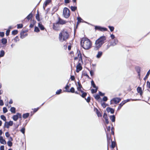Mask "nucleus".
Listing matches in <instances>:
<instances>
[{
	"instance_id": "nucleus-1",
	"label": "nucleus",
	"mask_w": 150,
	"mask_h": 150,
	"mask_svg": "<svg viewBox=\"0 0 150 150\" xmlns=\"http://www.w3.org/2000/svg\"><path fill=\"white\" fill-rule=\"evenodd\" d=\"M106 39V37L104 36L100 37L96 40L95 42L94 46V50H98L101 47L102 45L105 43Z\"/></svg>"
},
{
	"instance_id": "nucleus-2",
	"label": "nucleus",
	"mask_w": 150,
	"mask_h": 150,
	"mask_svg": "<svg viewBox=\"0 0 150 150\" xmlns=\"http://www.w3.org/2000/svg\"><path fill=\"white\" fill-rule=\"evenodd\" d=\"M81 46L85 50H88L91 48L92 46V42L88 38H83L81 41Z\"/></svg>"
},
{
	"instance_id": "nucleus-3",
	"label": "nucleus",
	"mask_w": 150,
	"mask_h": 150,
	"mask_svg": "<svg viewBox=\"0 0 150 150\" xmlns=\"http://www.w3.org/2000/svg\"><path fill=\"white\" fill-rule=\"evenodd\" d=\"M69 37V34L67 31L64 30L62 31L59 35V39L60 42L66 41Z\"/></svg>"
},
{
	"instance_id": "nucleus-4",
	"label": "nucleus",
	"mask_w": 150,
	"mask_h": 150,
	"mask_svg": "<svg viewBox=\"0 0 150 150\" xmlns=\"http://www.w3.org/2000/svg\"><path fill=\"white\" fill-rule=\"evenodd\" d=\"M70 11L67 8H65L63 11V15L66 18H68L70 16Z\"/></svg>"
},
{
	"instance_id": "nucleus-5",
	"label": "nucleus",
	"mask_w": 150,
	"mask_h": 150,
	"mask_svg": "<svg viewBox=\"0 0 150 150\" xmlns=\"http://www.w3.org/2000/svg\"><path fill=\"white\" fill-rule=\"evenodd\" d=\"M13 124V122L12 121H10L9 122H5L4 127H6L7 128H9V126H11Z\"/></svg>"
},
{
	"instance_id": "nucleus-6",
	"label": "nucleus",
	"mask_w": 150,
	"mask_h": 150,
	"mask_svg": "<svg viewBox=\"0 0 150 150\" xmlns=\"http://www.w3.org/2000/svg\"><path fill=\"white\" fill-rule=\"evenodd\" d=\"M95 29L96 30H98L102 31H106L108 30L106 28L102 27L99 26H96L95 27Z\"/></svg>"
},
{
	"instance_id": "nucleus-7",
	"label": "nucleus",
	"mask_w": 150,
	"mask_h": 150,
	"mask_svg": "<svg viewBox=\"0 0 150 150\" xmlns=\"http://www.w3.org/2000/svg\"><path fill=\"white\" fill-rule=\"evenodd\" d=\"M121 100V99L119 98H116L112 99L110 101L111 104L112 103L111 102L113 101L115 104L118 103Z\"/></svg>"
},
{
	"instance_id": "nucleus-8",
	"label": "nucleus",
	"mask_w": 150,
	"mask_h": 150,
	"mask_svg": "<svg viewBox=\"0 0 150 150\" xmlns=\"http://www.w3.org/2000/svg\"><path fill=\"white\" fill-rule=\"evenodd\" d=\"M76 72L78 73L82 69V67L81 66V64L80 63H78V64L76 66Z\"/></svg>"
},
{
	"instance_id": "nucleus-9",
	"label": "nucleus",
	"mask_w": 150,
	"mask_h": 150,
	"mask_svg": "<svg viewBox=\"0 0 150 150\" xmlns=\"http://www.w3.org/2000/svg\"><path fill=\"white\" fill-rule=\"evenodd\" d=\"M77 54H78V58H79V62H78V63H82L83 62V61H82V57L81 56V55L80 54V52H77Z\"/></svg>"
},
{
	"instance_id": "nucleus-10",
	"label": "nucleus",
	"mask_w": 150,
	"mask_h": 150,
	"mask_svg": "<svg viewBox=\"0 0 150 150\" xmlns=\"http://www.w3.org/2000/svg\"><path fill=\"white\" fill-rule=\"evenodd\" d=\"M59 24L57 22V23L53 24V28L55 30H59Z\"/></svg>"
},
{
	"instance_id": "nucleus-11",
	"label": "nucleus",
	"mask_w": 150,
	"mask_h": 150,
	"mask_svg": "<svg viewBox=\"0 0 150 150\" xmlns=\"http://www.w3.org/2000/svg\"><path fill=\"white\" fill-rule=\"evenodd\" d=\"M25 33L24 31L22 32L21 33L20 37L21 38L23 39L27 36L28 34L27 33Z\"/></svg>"
},
{
	"instance_id": "nucleus-12",
	"label": "nucleus",
	"mask_w": 150,
	"mask_h": 150,
	"mask_svg": "<svg viewBox=\"0 0 150 150\" xmlns=\"http://www.w3.org/2000/svg\"><path fill=\"white\" fill-rule=\"evenodd\" d=\"M106 110L108 112H110L112 114L114 112V110L110 107H107L106 108Z\"/></svg>"
},
{
	"instance_id": "nucleus-13",
	"label": "nucleus",
	"mask_w": 150,
	"mask_h": 150,
	"mask_svg": "<svg viewBox=\"0 0 150 150\" xmlns=\"http://www.w3.org/2000/svg\"><path fill=\"white\" fill-rule=\"evenodd\" d=\"M0 142L1 144H5L6 143V141L2 136H0Z\"/></svg>"
},
{
	"instance_id": "nucleus-14",
	"label": "nucleus",
	"mask_w": 150,
	"mask_h": 150,
	"mask_svg": "<svg viewBox=\"0 0 150 150\" xmlns=\"http://www.w3.org/2000/svg\"><path fill=\"white\" fill-rule=\"evenodd\" d=\"M118 42V40L117 39H115L113 42H112L110 43V45L114 46L116 45Z\"/></svg>"
},
{
	"instance_id": "nucleus-15",
	"label": "nucleus",
	"mask_w": 150,
	"mask_h": 150,
	"mask_svg": "<svg viewBox=\"0 0 150 150\" xmlns=\"http://www.w3.org/2000/svg\"><path fill=\"white\" fill-rule=\"evenodd\" d=\"M57 22L59 24L62 25L65 24L66 23V22L65 21L63 20L60 18L59 19V21Z\"/></svg>"
},
{
	"instance_id": "nucleus-16",
	"label": "nucleus",
	"mask_w": 150,
	"mask_h": 150,
	"mask_svg": "<svg viewBox=\"0 0 150 150\" xmlns=\"http://www.w3.org/2000/svg\"><path fill=\"white\" fill-rule=\"evenodd\" d=\"M51 1V0H46L45 1L43 5V8L44 9H45V8L50 3Z\"/></svg>"
},
{
	"instance_id": "nucleus-17",
	"label": "nucleus",
	"mask_w": 150,
	"mask_h": 150,
	"mask_svg": "<svg viewBox=\"0 0 150 150\" xmlns=\"http://www.w3.org/2000/svg\"><path fill=\"white\" fill-rule=\"evenodd\" d=\"M103 54V52L102 51H98V54L96 56V57L97 58H100Z\"/></svg>"
},
{
	"instance_id": "nucleus-18",
	"label": "nucleus",
	"mask_w": 150,
	"mask_h": 150,
	"mask_svg": "<svg viewBox=\"0 0 150 150\" xmlns=\"http://www.w3.org/2000/svg\"><path fill=\"white\" fill-rule=\"evenodd\" d=\"M78 86H77V90L78 91H80L81 93L83 92V91L81 90V88L82 87L81 84L79 82H78Z\"/></svg>"
},
{
	"instance_id": "nucleus-19",
	"label": "nucleus",
	"mask_w": 150,
	"mask_h": 150,
	"mask_svg": "<svg viewBox=\"0 0 150 150\" xmlns=\"http://www.w3.org/2000/svg\"><path fill=\"white\" fill-rule=\"evenodd\" d=\"M137 91L138 93H140L141 96H142V88L140 87H138L137 88Z\"/></svg>"
},
{
	"instance_id": "nucleus-20",
	"label": "nucleus",
	"mask_w": 150,
	"mask_h": 150,
	"mask_svg": "<svg viewBox=\"0 0 150 150\" xmlns=\"http://www.w3.org/2000/svg\"><path fill=\"white\" fill-rule=\"evenodd\" d=\"M7 42V39L5 38H2L1 40V42L3 45H5Z\"/></svg>"
},
{
	"instance_id": "nucleus-21",
	"label": "nucleus",
	"mask_w": 150,
	"mask_h": 150,
	"mask_svg": "<svg viewBox=\"0 0 150 150\" xmlns=\"http://www.w3.org/2000/svg\"><path fill=\"white\" fill-rule=\"evenodd\" d=\"M110 119L112 122H114L115 120V117L114 115H111L110 117Z\"/></svg>"
},
{
	"instance_id": "nucleus-22",
	"label": "nucleus",
	"mask_w": 150,
	"mask_h": 150,
	"mask_svg": "<svg viewBox=\"0 0 150 150\" xmlns=\"http://www.w3.org/2000/svg\"><path fill=\"white\" fill-rule=\"evenodd\" d=\"M124 103V102L122 101L119 104L117 109L118 110L120 109L125 104Z\"/></svg>"
},
{
	"instance_id": "nucleus-23",
	"label": "nucleus",
	"mask_w": 150,
	"mask_h": 150,
	"mask_svg": "<svg viewBox=\"0 0 150 150\" xmlns=\"http://www.w3.org/2000/svg\"><path fill=\"white\" fill-rule=\"evenodd\" d=\"M29 113H26L23 115V117L24 118L26 119L29 116Z\"/></svg>"
},
{
	"instance_id": "nucleus-24",
	"label": "nucleus",
	"mask_w": 150,
	"mask_h": 150,
	"mask_svg": "<svg viewBox=\"0 0 150 150\" xmlns=\"http://www.w3.org/2000/svg\"><path fill=\"white\" fill-rule=\"evenodd\" d=\"M66 91L68 92H71V93H74V89L73 87H71L70 91L67 90H66Z\"/></svg>"
},
{
	"instance_id": "nucleus-25",
	"label": "nucleus",
	"mask_w": 150,
	"mask_h": 150,
	"mask_svg": "<svg viewBox=\"0 0 150 150\" xmlns=\"http://www.w3.org/2000/svg\"><path fill=\"white\" fill-rule=\"evenodd\" d=\"M38 26L41 30H43L44 29V27L43 25L40 23H38Z\"/></svg>"
},
{
	"instance_id": "nucleus-26",
	"label": "nucleus",
	"mask_w": 150,
	"mask_h": 150,
	"mask_svg": "<svg viewBox=\"0 0 150 150\" xmlns=\"http://www.w3.org/2000/svg\"><path fill=\"white\" fill-rule=\"evenodd\" d=\"M15 108L13 107H11L10 109V110L11 112L13 113H15Z\"/></svg>"
},
{
	"instance_id": "nucleus-27",
	"label": "nucleus",
	"mask_w": 150,
	"mask_h": 150,
	"mask_svg": "<svg viewBox=\"0 0 150 150\" xmlns=\"http://www.w3.org/2000/svg\"><path fill=\"white\" fill-rule=\"evenodd\" d=\"M1 119L5 122H6V117L4 115H1L0 116Z\"/></svg>"
},
{
	"instance_id": "nucleus-28",
	"label": "nucleus",
	"mask_w": 150,
	"mask_h": 150,
	"mask_svg": "<svg viewBox=\"0 0 150 150\" xmlns=\"http://www.w3.org/2000/svg\"><path fill=\"white\" fill-rule=\"evenodd\" d=\"M12 118L13 120L15 121H17L18 119V117L17 115H14V116H13Z\"/></svg>"
},
{
	"instance_id": "nucleus-29",
	"label": "nucleus",
	"mask_w": 150,
	"mask_h": 150,
	"mask_svg": "<svg viewBox=\"0 0 150 150\" xmlns=\"http://www.w3.org/2000/svg\"><path fill=\"white\" fill-rule=\"evenodd\" d=\"M32 17V14L31 13H30V14H29L28 16H27L26 17V18H27V19H28V20H30V18H31Z\"/></svg>"
},
{
	"instance_id": "nucleus-30",
	"label": "nucleus",
	"mask_w": 150,
	"mask_h": 150,
	"mask_svg": "<svg viewBox=\"0 0 150 150\" xmlns=\"http://www.w3.org/2000/svg\"><path fill=\"white\" fill-rule=\"evenodd\" d=\"M107 140L108 143H109L110 141H112V140L111 139L110 137L108 136V135L107 133H106Z\"/></svg>"
},
{
	"instance_id": "nucleus-31",
	"label": "nucleus",
	"mask_w": 150,
	"mask_h": 150,
	"mask_svg": "<svg viewBox=\"0 0 150 150\" xmlns=\"http://www.w3.org/2000/svg\"><path fill=\"white\" fill-rule=\"evenodd\" d=\"M4 54L5 52L4 50H2L0 51V56L1 57H3L4 55Z\"/></svg>"
},
{
	"instance_id": "nucleus-32",
	"label": "nucleus",
	"mask_w": 150,
	"mask_h": 150,
	"mask_svg": "<svg viewBox=\"0 0 150 150\" xmlns=\"http://www.w3.org/2000/svg\"><path fill=\"white\" fill-rule=\"evenodd\" d=\"M96 89H92L91 90V92L92 93H96L98 89V88H95Z\"/></svg>"
},
{
	"instance_id": "nucleus-33",
	"label": "nucleus",
	"mask_w": 150,
	"mask_h": 150,
	"mask_svg": "<svg viewBox=\"0 0 150 150\" xmlns=\"http://www.w3.org/2000/svg\"><path fill=\"white\" fill-rule=\"evenodd\" d=\"M18 31L17 30H15L12 31V34L13 35H16L18 33Z\"/></svg>"
},
{
	"instance_id": "nucleus-34",
	"label": "nucleus",
	"mask_w": 150,
	"mask_h": 150,
	"mask_svg": "<svg viewBox=\"0 0 150 150\" xmlns=\"http://www.w3.org/2000/svg\"><path fill=\"white\" fill-rule=\"evenodd\" d=\"M108 27L109 28L110 31L111 32H112V31H113L114 30V27L111 26H108Z\"/></svg>"
},
{
	"instance_id": "nucleus-35",
	"label": "nucleus",
	"mask_w": 150,
	"mask_h": 150,
	"mask_svg": "<svg viewBox=\"0 0 150 150\" xmlns=\"http://www.w3.org/2000/svg\"><path fill=\"white\" fill-rule=\"evenodd\" d=\"M91 84L93 86V87L94 88H97L96 86V85L94 83V82L92 80L91 81Z\"/></svg>"
},
{
	"instance_id": "nucleus-36",
	"label": "nucleus",
	"mask_w": 150,
	"mask_h": 150,
	"mask_svg": "<svg viewBox=\"0 0 150 150\" xmlns=\"http://www.w3.org/2000/svg\"><path fill=\"white\" fill-rule=\"evenodd\" d=\"M77 7L76 6H71V8L72 11H74L76 9Z\"/></svg>"
},
{
	"instance_id": "nucleus-37",
	"label": "nucleus",
	"mask_w": 150,
	"mask_h": 150,
	"mask_svg": "<svg viewBox=\"0 0 150 150\" xmlns=\"http://www.w3.org/2000/svg\"><path fill=\"white\" fill-rule=\"evenodd\" d=\"M14 41L15 42H16L18 41L19 40L18 37L16 36L14 39Z\"/></svg>"
},
{
	"instance_id": "nucleus-38",
	"label": "nucleus",
	"mask_w": 150,
	"mask_h": 150,
	"mask_svg": "<svg viewBox=\"0 0 150 150\" xmlns=\"http://www.w3.org/2000/svg\"><path fill=\"white\" fill-rule=\"evenodd\" d=\"M7 144L9 146H11L12 145V143L11 142H10V141H8L7 142Z\"/></svg>"
},
{
	"instance_id": "nucleus-39",
	"label": "nucleus",
	"mask_w": 150,
	"mask_h": 150,
	"mask_svg": "<svg viewBox=\"0 0 150 150\" xmlns=\"http://www.w3.org/2000/svg\"><path fill=\"white\" fill-rule=\"evenodd\" d=\"M115 146V143L114 142L112 141L111 147L112 148H114Z\"/></svg>"
},
{
	"instance_id": "nucleus-40",
	"label": "nucleus",
	"mask_w": 150,
	"mask_h": 150,
	"mask_svg": "<svg viewBox=\"0 0 150 150\" xmlns=\"http://www.w3.org/2000/svg\"><path fill=\"white\" fill-rule=\"evenodd\" d=\"M23 25L22 24H17V28H21L23 27Z\"/></svg>"
},
{
	"instance_id": "nucleus-41",
	"label": "nucleus",
	"mask_w": 150,
	"mask_h": 150,
	"mask_svg": "<svg viewBox=\"0 0 150 150\" xmlns=\"http://www.w3.org/2000/svg\"><path fill=\"white\" fill-rule=\"evenodd\" d=\"M40 30H39V28L37 27H35V29H34V31L35 32H38Z\"/></svg>"
},
{
	"instance_id": "nucleus-42",
	"label": "nucleus",
	"mask_w": 150,
	"mask_h": 150,
	"mask_svg": "<svg viewBox=\"0 0 150 150\" xmlns=\"http://www.w3.org/2000/svg\"><path fill=\"white\" fill-rule=\"evenodd\" d=\"M7 109L6 107H4L3 108V112L4 113H6L7 112Z\"/></svg>"
},
{
	"instance_id": "nucleus-43",
	"label": "nucleus",
	"mask_w": 150,
	"mask_h": 150,
	"mask_svg": "<svg viewBox=\"0 0 150 150\" xmlns=\"http://www.w3.org/2000/svg\"><path fill=\"white\" fill-rule=\"evenodd\" d=\"M82 94L81 95V96L83 98H84L86 96L87 93H86L84 92L83 91V92H82Z\"/></svg>"
},
{
	"instance_id": "nucleus-44",
	"label": "nucleus",
	"mask_w": 150,
	"mask_h": 150,
	"mask_svg": "<svg viewBox=\"0 0 150 150\" xmlns=\"http://www.w3.org/2000/svg\"><path fill=\"white\" fill-rule=\"evenodd\" d=\"M10 32V30L9 29H8L6 30V36H7L9 35Z\"/></svg>"
},
{
	"instance_id": "nucleus-45",
	"label": "nucleus",
	"mask_w": 150,
	"mask_h": 150,
	"mask_svg": "<svg viewBox=\"0 0 150 150\" xmlns=\"http://www.w3.org/2000/svg\"><path fill=\"white\" fill-rule=\"evenodd\" d=\"M62 91V90L61 89H59V90H57L56 92V94H59L61 93Z\"/></svg>"
},
{
	"instance_id": "nucleus-46",
	"label": "nucleus",
	"mask_w": 150,
	"mask_h": 150,
	"mask_svg": "<svg viewBox=\"0 0 150 150\" xmlns=\"http://www.w3.org/2000/svg\"><path fill=\"white\" fill-rule=\"evenodd\" d=\"M4 35V32H0V36L1 37H3Z\"/></svg>"
},
{
	"instance_id": "nucleus-47",
	"label": "nucleus",
	"mask_w": 150,
	"mask_h": 150,
	"mask_svg": "<svg viewBox=\"0 0 150 150\" xmlns=\"http://www.w3.org/2000/svg\"><path fill=\"white\" fill-rule=\"evenodd\" d=\"M25 128L24 127L22 128L21 130V131L23 134H24L25 133Z\"/></svg>"
},
{
	"instance_id": "nucleus-48",
	"label": "nucleus",
	"mask_w": 150,
	"mask_h": 150,
	"mask_svg": "<svg viewBox=\"0 0 150 150\" xmlns=\"http://www.w3.org/2000/svg\"><path fill=\"white\" fill-rule=\"evenodd\" d=\"M108 100V98L107 97L104 96L103 98V100L104 101H106Z\"/></svg>"
},
{
	"instance_id": "nucleus-49",
	"label": "nucleus",
	"mask_w": 150,
	"mask_h": 150,
	"mask_svg": "<svg viewBox=\"0 0 150 150\" xmlns=\"http://www.w3.org/2000/svg\"><path fill=\"white\" fill-rule=\"evenodd\" d=\"M5 136L7 137H9L10 135L8 132H7L5 133Z\"/></svg>"
},
{
	"instance_id": "nucleus-50",
	"label": "nucleus",
	"mask_w": 150,
	"mask_h": 150,
	"mask_svg": "<svg viewBox=\"0 0 150 150\" xmlns=\"http://www.w3.org/2000/svg\"><path fill=\"white\" fill-rule=\"evenodd\" d=\"M97 114L98 116V117H100L101 116V113L100 112L98 111H97Z\"/></svg>"
},
{
	"instance_id": "nucleus-51",
	"label": "nucleus",
	"mask_w": 150,
	"mask_h": 150,
	"mask_svg": "<svg viewBox=\"0 0 150 150\" xmlns=\"http://www.w3.org/2000/svg\"><path fill=\"white\" fill-rule=\"evenodd\" d=\"M77 20L78 22H81V21L83 20L80 17H78L77 18Z\"/></svg>"
},
{
	"instance_id": "nucleus-52",
	"label": "nucleus",
	"mask_w": 150,
	"mask_h": 150,
	"mask_svg": "<svg viewBox=\"0 0 150 150\" xmlns=\"http://www.w3.org/2000/svg\"><path fill=\"white\" fill-rule=\"evenodd\" d=\"M101 105L102 106V107L105 108L106 107V104L105 103H102Z\"/></svg>"
},
{
	"instance_id": "nucleus-53",
	"label": "nucleus",
	"mask_w": 150,
	"mask_h": 150,
	"mask_svg": "<svg viewBox=\"0 0 150 150\" xmlns=\"http://www.w3.org/2000/svg\"><path fill=\"white\" fill-rule=\"evenodd\" d=\"M4 105V103L3 102V101L1 100H0V105L2 106Z\"/></svg>"
},
{
	"instance_id": "nucleus-54",
	"label": "nucleus",
	"mask_w": 150,
	"mask_h": 150,
	"mask_svg": "<svg viewBox=\"0 0 150 150\" xmlns=\"http://www.w3.org/2000/svg\"><path fill=\"white\" fill-rule=\"evenodd\" d=\"M36 19L38 21H39V17L38 14H37L36 15Z\"/></svg>"
},
{
	"instance_id": "nucleus-55",
	"label": "nucleus",
	"mask_w": 150,
	"mask_h": 150,
	"mask_svg": "<svg viewBox=\"0 0 150 150\" xmlns=\"http://www.w3.org/2000/svg\"><path fill=\"white\" fill-rule=\"evenodd\" d=\"M103 117L105 119L108 118L107 117V115L106 113H104V115L103 116Z\"/></svg>"
},
{
	"instance_id": "nucleus-56",
	"label": "nucleus",
	"mask_w": 150,
	"mask_h": 150,
	"mask_svg": "<svg viewBox=\"0 0 150 150\" xmlns=\"http://www.w3.org/2000/svg\"><path fill=\"white\" fill-rule=\"evenodd\" d=\"M95 98L97 99H99L100 97L99 95H97L95 96Z\"/></svg>"
},
{
	"instance_id": "nucleus-57",
	"label": "nucleus",
	"mask_w": 150,
	"mask_h": 150,
	"mask_svg": "<svg viewBox=\"0 0 150 150\" xmlns=\"http://www.w3.org/2000/svg\"><path fill=\"white\" fill-rule=\"evenodd\" d=\"M17 115L18 117V118H21V114H20L19 113H18L17 114Z\"/></svg>"
},
{
	"instance_id": "nucleus-58",
	"label": "nucleus",
	"mask_w": 150,
	"mask_h": 150,
	"mask_svg": "<svg viewBox=\"0 0 150 150\" xmlns=\"http://www.w3.org/2000/svg\"><path fill=\"white\" fill-rule=\"evenodd\" d=\"M85 99L86 100L87 102H89L90 101V97H88L87 99L85 98Z\"/></svg>"
},
{
	"instance_id": "nucleus-59",
	"label": "nucleus",
	"mask_w": 150,
	"mask_h": 150,
	"mask_svg": "<svg viewBox=\"0 0 150 150\" xmlns=\"http://www.w3.org/2000/svg\"><path fill=\"white\" fill-rule=\"evenodd\" d=\"M90 74L91 76H92L93 75L94 72H93V71L92 70H91L90 71Z\"/></svg>"
},
{
	"instance_id": "nucleus-60",
	"label": "nucleus",
	"mask_w": 150,
	"mask_h": 150,
	"mask_svg": "<svg viewBox=\"0 0 150 150\" xmlns=\"http://www.w3.org/2000/svg\"><path fill=\"white\" fill-rule=\"evenodd\" d=\"M110 37L111 39H113L115 38V36L114 35L111 34L110 35Z\"/></svg>"
},
{
	"instance_id": "nucleus-61",
	"label": "nucleus",
	"mask_w": 150,
	"mask_h": 150,
	"mask_svg": "<svg viewBox=\"0 0 150 150\" xmlns=\"http://www.w3.org/2000/svg\"><path fill=\"white\" fill-rule=\"evenodd\" d=\"M71 80L74 81L75 79V78H74V76H71Z\"/></svg>"
},
{
	"instance_id": "nucleus-62",
	"label": "nucleus",
	"mask_w": 150,
	"mask_h": 150,
	"mask_svg": "<svg viewBox=\"0 0 150 150\" xmlns=\"http://www.w3.org/2000/svg\"><path fill=\"white\" fill-rule=\"evenodd\" d=\"M99 94L101 96H103L105 95L104 93H103L100 91L99 92Z\"/></svg>"
},
{
	"instance_id": "nucleus-63",
	"label": "nucleus",
	"mask_w": 150,
	"mask_h": 150,
	"mask_svg": "<svg viewBox=\"0 0 150 150\" xmlns=\"http://www.w3.org/2000/svg\"><path fill=\"white\" fill-rule=\"evenodd\" d=\"M147 84L148 87H149L150 88V82L148 81L147 82Z\"/></svg>"
},
{
	"instance_id": "nucleus-64",
	"label": "nucleus",
	"mask_w": 150,
	"mask_h": 150,
	"mask_svg": "<svg viewBox=\"0 0 150 150\" xmlns=\"http://www.w3.org/2000/svg\"><path fill=\"white\" fill-rule=\"evenodd\" d=\"M0 150H4V146H1L0 147Z\"/></svg>"
}]
</instances>
